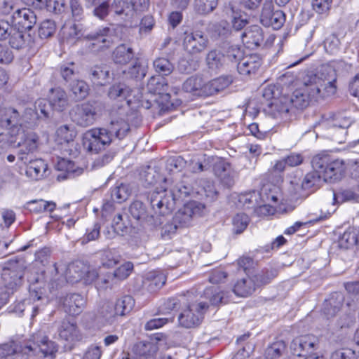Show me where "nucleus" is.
Instances as JSON below:
<instances>
[{"mask_svg": "<svg viewBox=\"0 0 359 359\" xmlns=\"http://www.w3.org/2000/svg\"><path fill=\"white\" fill-rule=\"evenodd\" d=\"M129 130L127 121L123 118H114L107 128H95L85 132L82 138L83 146L88 151L97 154L105 149L114 137L121 140Z\"/></svg>", "mask_w": 359, "mask_h": 359, "instance_id": "obj_2", "label": "nucleus"}, {"mask_svg": "<svg viewBox=\"0 0 359 359\" xmlns=\"http://www.w3.org/2000/svg\"><path fill=\"white\" fill-rule=\"evenodd\" d=\"M22 112V106L16 108L6 109L4 114L0 115V126L2 128L11 129V135H15V130L21 128L23 121L20 114Z\"/></svg>", "mask_w": 359, "mask_h": 359, "instance_id": "obj_13", "label": "nucleus"}, {"mask_svg": "<svg viewBox=\"0 0 359 359\" xmlns=\"http://www.w3.org/2000/svg\"><path fill=\"white\" fill-rule=\"evenodd\" d=\"M330 156L325 153L318 154L311 161L312 168L314 170L315 176L320 175L326 165L329 163Z\"/></svg>", "mask_w": 359, "mask_h": 359, "instance_id": "obj_45", "label": "nucleus"}, {"mask_svg": "<svg viewBox=\"0 0 359 359\" xmlns=\"http://www.w3.org/2000/svg\"><path fill=\"white\" fill-rule=\"evenodd\" d=\"M257 284L253 277L247 275L237 280L233 287V292L238 297H245L252 294L257 287Z\"/></svg>", "mask_w": 359, "mask_h": 359, "instance_id": "obj_24", "label": "nucleus"}, {"mask_svg": "<svg viewBox=\"0 0 359 359\" xmlns=\"http://www.w3.org/2000/svg\"><path fill=\"white\" fill-rule=\"evenodd\" d=\"M96 318L97 320H102L109 324L114 323L118 317L114 304L105 302L100 306L97 311Z\"/></svg>", "mask_w": 359, "mask_h": 359, "instance_id": "obj_30", "label": "nucleus"}, {"mask_svg": "<svg viewBox=\"0 0 359 359\" xmlns=\"http://www.w3.org/2000/svg\"><path fill=\"white\" fill-rule=\"evenodd\" d=\"M285 349V344L283 341H278L269 346L266 351V355L271 359L280 357Z\"/></svg>", "mask_w": 359, "mask_h": 359, "instance_id": "obj_64", "label": "nucleus"}, {"mask_svg": "<svg viewBox=\"0 0 359 359\" xmlns=\"http://www.w3.org/2000/svg\"><path fill=\"white\" fill-rule=\"evenodd\" d=\"M114 32L113 28L106 27L86 34L85 39L90 41L88 48L93 52L102 51L110 48L114 43Z\"/></svg>", "mask_w": 359, "mask_h": 359, "instance_id": "obj_6", "label": "nucleus"}, {"mask_svg": "<svg viewBox=\"0 0 359 359\" xmlns=\"http://www.w3.org/2000/svg\"><path fill=\"white\" fill-rule=\"evenodd\" d=\"M55 32V24L54 21L46 20L43 21L39 28V36L41 39H46L51 36Z\"/></svg>", "mask_w": 359, "mask_h": 359, "instance_id": "obj_61", "label": "nucleus"}, {"mask_svg": "<svg viewBox=\"0 0 359 359\" xmlns=\"http://www.w3.org/2000/svg\"><path fill=\"white\" fill-rule=\"evenodd\" d=\"M25 266L20 262H11L1 272L0 279V306H4L11 294L18 290L23 282Z\"/></svg>", "mask_w": 359, "mask_h": 359, "instance_id": "obj_3", "label": "nucleus"}, {"mask_svg": "<svg viewBox=\"0 0 359 359\" xmlns=\"http://www.w3.org/2000/svg\"><path fill=\"white\" fill-rule=\"evenodd\" d=\"M166 282V276L161 271H150L149 272L144 281V287L149 292H155L160 290Z\"/></svg>", "mask_w": 359, "mask_h": 359, "instance_id": "obj_25", "label": "nucleus"}, {"mask_svg": "<svg viewBox=\"0 0 359 359\" xmlns=\"http://www.w3.org/2000/svg\"><path fill=\"white\" fill-rule=\"evenodd\" d=\"M153 65L156 72L163 76L170 74L174 69L172 64L165 57L156 59Z\"/></svg>", "mask_w": 359, "mask_h": 359, "instance_id": "obj_51", "label": "nucleus"}, {"mask_svg": "<svg viewBox=\"0 0 359 359\" xmlns=\"http://www.w3.org/2000/svg\"><path fill=\"white\" fill-rule=\"evenodd\" d=\"M335 80L322 78L318 74H306L301 86L286 97L294 109L303 110L319 97L334 95Z\"/></svg>", "mask_w": 359, "mask_h": 359, "instance_id": "obj_1", "label": "nucleus"}, {"mask_svg": "<svg viewBox=\"0 0 359 359\" xmlns=\"http://www.w3.org/2000/svg\"><path fill=\"white\" fill-rule=\"evenodd\" d=\"M272 107L283 118L285 117L290 112L293 113L294 109L286 97H283L278 102L273 103Z\"/></svg>", "mask_w": 359, "mask_h": 359, "instance_id": "obj_58", "label": "nucleus"}, {"mask_svg": "<svg viewBox=\"0 0 359 359\" xmlns=\"http://www.w3.org/2000/svg\"><path fill=\"white\" fill-rule=\"evenodd\" d=\"M61 302L65 312L72 316L80 314L86 306L84 297L76 293L67 294Z\"/></svg>", "mask_w": 359, "mask_h": 359, "instance_id": "obj_17", "label": "nucleus"}, {"mask_svg": "<svg viewBox=\"0 0 359 359\" xmlns=\"http://www.w3.org/2000/svg\"><path fill=\"white\" fill-rule=\"evenodd\" d=\"M15 135L19 140L18 142V147H19L18 152V160L25 164L30 163L33 159V154L39 148V135L34 132H25L20 129H18Z\"/></svg>", "mask_w": 359, "mask_h": 359, "instance_id": "obj_5", "label": "nucleus"}, {"mask_svg": "<svg viewBox=\"0 0 359 359\" xmlns=\"http://www.w3.org/2000/svg\"><path fill=\"white\" fill-rule=\"evenodd\" d=\"M345 163L341 159L330 158L329 163L326 165L320 175L313 176V180H332L333 177L339 178L343 177L346 170Z\"/></svg>", "mask_w": 359, "mask_h": 359, "instance_id": "obj_19", "label": "nucleus"}, {"mask_svg": "<svg viewBox=\"0 0 359 359\" xmlns=\"http://www.w3.org/2000/svg\"><path fill=\"white\" fill-rule=\"evenodd\" d=\"M341 294L336 293L324 304L323 313L327 318L334 316L341 309L343 303Z\"/></svg>", "mask_w": 359, "mask_h": 359, "instance_id": "obj_34", "label": "nucleus"}, {"mask_svg": "<svg viewBox=\"0 0 359 359\" xmlns=\"http://www.w3.org/2000/svg\"><path fill=\"white\" fill-rule=\"evenodd\" d=\"M205 62L210 71L217 73L224 66L225 56L220 50L212 49L207 53Z\"/></svg>", "mask_w": 359, "mask_h": 359, "instance_id": "obj_27", "label": "nucleus"}, {"mask_svg": "<svg viewBox=\"0 0 359 359\" xmlns=\"http://www.w3.org/2000/svg\"><path fill=\"white\" fill-rule=\"evenodd\" d=\"M135 306V300L130 295H125L118 299L114 304V307L119 316L128 314Z\"/></svg>", "mask_w": 359, "mask_h": 359, "instance_id": "obj_39", "label": "nucleus"}, {"mask_svg": "<svg viewBox=\"0 0 359 359\" xmlns=\"http://www.w3.org/2000/svg\"><path fill=\"white\" fill-rule=\"evenodd\" d=\"M13 18L19 26L27 30H30L36 22V15L29 8L17 9Z\"/></svg>", "mask_w": 359, "mask_h": 359, "instance_id": "obj_23", "label": "nucleus"}, {"mask_svg": "<svg viewBox=\"0 0 359 359\" xmlns=\"http://www.w3.org/2000/svg\"><path fill=\"white\" fill-rule=\"evenodd\" d=\"M303 343H304V349L305 351L306 357L309 354L314 353L313 351L318 348V340L313 335H304L302 336Z\"/></svg>", "mask_w": 359, "mask_h": 359, "instance_id": "obj_62", "label": "nucleus"}, {"mask_svg": "<svg viewBox=\"0 0 359 359\" xmlns=\"http://www.w3.org/2000/svg\"><path fill=\"white\" fill-rule=\"evenodd\" d=\"M62 36L69 40L74 39H79L81 37L85 38L86 34H85V31H82V29L79 27V25L73 24V25H65L61 30Z\"/></svg>", "mask_w": 359, "mask_h": 359, "instance_id": "obj_48", "label": "nucleus"}, {"mask_svg": "<svg viewBox=\"0 0 359 359\" xmlns=\"http://www.w3.org/2000/svg\"><path fill=\"white\" fill-rule=\"evenodd\" d=\"M232 83V78L229 76H219L214 79L203 86L205 96L212 95L226 88Z\"/></svg>", "mask_w": 359, "mask_h": 359, "instance_id": "obj_26", "label": "nucleus"}, {"mask_svg": "<svg viewBox=\"0 0 359 359\" xmlns=\"http://www.w3.org/2000/svg\"><path fill=\"white\" fill-rule=\"evenodd\" d=\"M132 93V90L123 83H118L110 87L108 95L111 99L118 100L119 101L126 100V104L129 106L132 100L129 97Z\"/></svg>", "mask_w": 359, "mask_h": 359, "instance_id": "obj_31", "label": "nucleus"}, {"mask_svg": "<svg viewBox=\"0 0 359 359\" xmlns=\"http://www.w3.org/2000/svg\"><path fill=\"white\" fill-rule=\"evenodd\" d=\"M90 79L97 84L103 86L107 83L109 79V70L108 67L104 66H95L89 71Z\"/></svg>", "mask_w": 359, "mask_h": 359, "instance_id": "obj_36", "label": "nucleus"}, {"mask_svg": "<svg viewBox=\"0 0 359 359\" xmlns=\"http://www.w3.org/2000/svg\"><path fill=\"white\" fill-rule=\"evenodd\" d=\"M8 39L9 44L12 48L20 49L25 44V34L20 29L13 27L10 30Z\"/></svg>", "mask_w": 359, "mask_h": 359, "instance_id": "obj_47", "label": "nucleus"}, {"mask_svg": "<svg viewBox=\"0 0 359 359\" xmlns=\"http://www.w3.org/2000/svg\"><path fill=\"white\" fill-rule=\"evenodd\" d=\"M111 9L117 15L125 14L126 16L131 17L137 12L132 7V4L130 5L126 0H114Z\"/></svg>", "mask_w": 359, "mask_h": 359, "instance_id": "obj_52", "label": "nucleus"}, {"mask_svg": "<svg viewBox=\"0 0 359 359\" xmlns=\"http://www.w3.org/2000/svg\"><path fill=\"white\" fill-rule=\"evenodd\" d=\"M130 213L131 216L139 221H147L149 215L147 212L144 205L139 201L133 202L130 206Z\"/></svg>", "mask_w": 359, "mask_h": 359, "instance_id": "obj_49", "label": "nucleus"}, {"mask_svg": "<svg viewBox=\"0 0 359 359\" xmlns=\"http://www.w3.org/2000/svg\"><path fill=\"white\" fill-rule=\"evenodd\" d=\"M134 350L139 356L149 359L156 355L158 351V346L152 342L140 341L135 344Z\"/></svg>", "mask_w": 359, "mask_h": 359, "instance_id": "obj_38", "label": "nucleus"}, {"mask_svg": "<svg viewBox=\"0 0 359 359\" xmlns=\"http://www.w3.org/2000/svg\"><path fill=\"white\" fill-rule=\"evenodd\" d=\"M69 90L72 93L75 99L80 100L86 98L89 92L88 85L83 81L76 79L69 83Z\"/></svg>", "mask_w": 359, "mask_h": 359, "instance_id": "obj_40", "label": "nucleus"}, {"mask_svg": "<svg viewBox=\"0 0 359 359\" xmlns=\"http://www.w3.org/2000/svg\"><path fill=\"white\" fill-rule=\"evenodd\" d=\"M0 359H30L25 344L16 342L0 345Z\"/></svg>", "mask_w": 359, "mask_h": 359, "instance_id": "obj_18", "label": "nucleus"}, {"mask_svg": "<svg viewBox=\"0 0 359 359\" xmlns=\"http://www.w3.org/2000/svg\"><path fill=\"white\" fill-rule=\"evenodd\" d=\"M205 83L202 77L199 76H191L188 78L183 83L182 89L187 93H192L198 96H205L203 95V86Z\"/></svg>", "mask_w": 359, "mask_h": 359, "instance_id": "obj_32", "label": "nucleus"}, {"mask_svg": "<svg viewBox=\"0 0 359 359\" xmlns=\"http://www.w3.org/2000/svg\"><path fill=\"white\" fill-rule=\"evenodd\" d=\"M151 205L155 212L159 215H165L172 211L175 206V202L171 195L167 190L153 193L151 198Z\"/></svg>", "mask_w": 359, "mask_h": 359, "instance_id": "obj_14", "label": "nucleus"}, {"mask_svg": "<svg viewBox=\"0 0 359 359\" xmlns=\"http://www.w3.org/2000/svg\"><path fill=\"white\" fill-rule=\"evenodd\" d=\"M241 39L246 48L255 49L264 44V32L259 25H252L245 29L241 34Z\"/></svg>", "mask_w": 359, "mask_h": 359, "instance_id": "obj_16", "label": "nucleus"}, {"mask_svg": "<svg viewBox=\"0 0 359 359\" xmlns=\"http://www.w3.org/2000/svg\"><path fill=\"white\" fill-rule=\"evenodd\" d=\"M208 42L207 36L201 31L184 32L183 46L189 54L196 55L202 53L208 47Z\"/></svg>", "mask_w": 359, "mask_h": 359, "instance_id": "obj_11", "label": "nucleus"}, {"mask_svg": "<svg viewBox=\"0 0 359 359\" xmlns=\"http://www.w3.org/2000/svg\"><path fill=\"white\" fill-rule=\"evenodd\" d=\"M139 175L140 178L142 180H168V176L165 174L160 173L158 168L151 167L150 165L142 168Z\"/></svg>", "mask_w": 359, "mask_h": 359, "instance_id": "obj_50", "label": "nucleus"}, {"mask_svg": "<svg viewBox=\"0 0 359 359\" xmlns=\"http://www.w3.org/2000/svg\"><path fill=\"white\" fill-rule=\"evenodd\" d=\"M206 302H199L189 305L178 316L179 324L185 328L198 326L202 320L203 313L208 309Z\"/></svg>", "mask_w": 359, "mask_h": 359, "instance_id": "obj_7", "label": "nucleus"}, {"mask_svg": "<svg viewBox=\"0 0 359 359\" xmlns=\"http://www.w3.org/2000/svg\"><path fill=\"white\" fill-rule=\"evenodd\" d=\"M57 137L65 143L72 142L76 136V132L74 127L67 125L60 126L56 130Z\"/></svg>", "mask_w": 359, "mask_h": 359, "instance_id": "obj_56", "label": "nucleus"}, {"mask_svg": "<svg viewBox=\"0 0 359 359\" xmlns=\"http://www.w3.org/2000/svg\"><path fill=\"white\" fill-rule=\"evenodd\" d=\"M351 121L348 118H343L339 123L334 124L330 128V135L333 141L342 144L346 141L347 128L351 126Z\"/></svg>", "mask_w": 359, "mask_h": 359, "instance_id": "obj_28", "label": "nucleus"}, {"mask_svg": "<svg viewBox=\"0 0 359 359\" xmlns=\"http://www.w3.org/2000/svg\"><path fill=\"white\" fill-rule=\"evenodd\" d=\"M218 0H194V8L200 15H206L212 12L217 6Z\"/></svg>", "mask_w": 359, "mask_h": 359, "instance_id": "obj_44", "label": "nucleus"}, {"mask_svg": "<svg viewBox=\"0 0 359 359\" xmlns=\"http://www.w3.org/2000/svg\"><path fill=\"white\" fill-rule=\"evenodd\" d=\"M132 188L128 182H121L116 184L115 187L111 189V196L114 201L118 203L126 201L131 194Z\"/></svg>", "mask_w": 359, "mask_h": 359, "instance_id": "obj_41", "label": "nucleus"}, {"mask_svg": "<svg viewBox=\"0 0 359 359\" xmlns=\"http://www.w3.org/2000/svg\"><path fill=\"white\" fill-rule=\"evenodd\" d=\"M260 22L265 27L279 29L285 22V15L283 11L275 8L271 1H265L260 15Z\"/></svg>", "mask_w": 359, "mask_h": 359, "instance_id": "obj_10", "label": "nucleus"}, {"mask_svg": "<svg viewBox=\"0 0 359 359\" xmlns=\"http://www.w3.org/2000/svg\"><path fill=\"white\" fill-rule=\"evenodd\" d=\"M100 234V224L95 222L91 226L87 228L85 235L81 239L82 245H85L90 241L97 240Z\"/></svg>", "mask_w": 359, "mask_h": 359, "instance_id": "obj_60", "label": "nucleus"}, {"mask_svg": "<svg viewBox=\"0 0 359 359\" xmlns=\"http://www.w3.org/2000/svg\"><path fill=\"white\" fill-rule=\"evenodd\" d=\"M134 55L133 50L130 46L120 44L114 50L112 60L116 64L124 65L133 59Z\"/></svg>", "mask_w": 359, "mask_h": 359, "instance_id": "obj_29", "label": "nucleus"}, {"mask_svg": "<svg viewBox=\"0 0 359 359\" xmlns=\"http://www.w3.org/2000/svg\"><path fill=\"white\" fill-rule=\"evenodd\" d=\"M76 74V67L74 62H68L60 66V75L66 83H71Z\"/></svg>", "mask_w": 359, "mask_h": 359, "instance_id": "obj_57", "label": "nucleus"}, {"mask_svg": "<svg viewBox=\"0 0 359 359\" xmlns=\"http://www.w3.org/2000/svg\"><path fill=\"white\" fill-rule=\"evenodd\" d=\"M60 337L65 341L73 342L79 338L76 325L68 320H63L59 328Z\"/></svg>", "mask_w": 359, "mask_h": 359, "instance_id": "obj_35", "label": "nucleus"}, {"mask_svg": "<svg viewBox=\"0 0 359 359\" xmlns=\"http://www.w3.org/2000/svg\"><path fill=\"white\" fill-rule=\"evenodd\" d=\"M187 162L182 156L170 157L165 165V171L170 175L180 172L185 166Z\"/></svg>", "mask_w": 359, "mask_h": 359, "instance_id": "obj_46", "label": "nucleus"}, {"mask_svg": "<svg viewBox=\"0 0 359 359\" xmlns=\"http://www.w3.org/2000/svg\"><path fill=\"white\" fill-rule=\"evenodd\" d=\"M25 4L36 9H46L53 13H58L63 11L64 0H22Z\"/></svg>", "mask_w": 359, "mask_h": 359, "instance_id": "obj_21", "label": "nucleus"}, {"mask_svg": "<svg viewBox=\"0 0 359 359\" xmlns=\"http://www.w3.org/2000/svg\"><path fill=\"white\" fill-rule=\"evenodd\" d=\"M340 200V203L346 201L359 202V184L351 188L342 189L337 194L333 193L334 203Z\"/></svg>", "mask_w": 359, "mask_h": 359, "instance_id": "obj_33", "label": "nucleus"}, {"mask_svg": "<svg viewBox=\"0 0 359 359\" xmlns=\"http://www.w3.org/2000/svg\"><path fill=\"white\" fill-rule=\"evenodd\" d=\"M97 116L95 107L90 102H85L74 106L70 111L72 121L81 127L93 125Z\"/></svg>", "mask_w": 359, "mask_h": 359, "instance_id": "obj_8", "label": "nucleus"}, {"mask_svg": "<svg viewBox=\"0 0 359 359\" xmlns=\"http://www.w3.org/2000/svg\"><path fill=\"white\" fill-rule=\"evenodd\" d=\"M340 41L337 35L330 34L324 41V47L328 53L334 55L339 50Z\"/></svg>", "mask_w": 359, "mask_h": 359, "instance_id": "obj_63", "label": "nucleus"}, {"mask_svg": "<svg viewBox=\"0 0 359 359\" xmlns=\"http://www.w3.org/2000/svg\"><path fill=\"white\" fill-rule=\"evenodd\" d=\"M123 73L128 77L141 79L146 75L147 66L136 59L131 66L123 71Z\"/></svg>", "mask_w": 359, "mask_h": 359, "instance_id": "obj_43", "label": "nucleus"}, {"mask_svg": "<svg viewBox=\"0 0 359 359\" xmlns=\"http://www.w3.org/2000/svg\"><path fill=\"white\" fill-rule=\"evenodd\" d=\"M58 348V345L50 340L41 331L33 334L29 341L25 344V350L28 353L30 359H34V356L43 359H55Z\"/></svg>", "mask_w": 359, "mask_h": 359, "instance_id": "obj_4", "label": "nucleus"}, {"mask_svg": "<svg viewBox=\"0 0 359 359\" xmlns=\"http://www.w3.org/2000/svg\"><path fill=\"white\" fill-rule=\"evenodd\" d=\"M339 245L346 249L359 245V229L352 227L346 231L340 238Z\"/></svg>", "mask_w": 359, "mask_h": 359, "instance_id": "obj_37", "label": "nucleus"}, {"mask_svg": "<svg viewBox=\"0 0 359 359\" xmlns=\"http://www.w3.org/2000/svg\"><path fill=\"white\" fill-rule=\"evenodd\" d=\"M260 196L264 201L276 204L280 198L278 188L271 183L264 184L260 191Z\"/></svg>", "mask_w": 359, "mask_h": 359, "instance_id": "obj_42", "label": "nucleus"}, {"mask_svg": "<svg viewBox=\"0 0 359 359\" xmlns=\"http://www.w3.org/2000/svg\"><path fill=\"white\" fill-rule=\"evenodd\" d=\"M29 295L30 297L29 299L18 302L15 305L13 309L15 313L20 315L22 314L24 311H27L32 312V317L36 315L39 305H33L31 304V301H40L47 298L43 295L42 289H38L37 286L34 284L29 287Z\"/></svg>", "mask_w": 359, "mask_h": 359, "instance_id": "obj_12", "label": "nucleus"}, {"mask_svg": "<svg viewBox=\"0 0 359 359\" xmlns=\"http://www.w3.org/2000/svg\"><path fill=\"white\" fill-rule=\"evenodd\" d=\"M277 276V271L273 269H264L254 276L257 286L269 283Z\"/></svg>", "mask_w": 359, "mask_h": 359, "instance_id": "obj_54", "label": "nucleus"}, {"mask_svg": "<svg viewBox=\"0 0 359 359\" xmlns=\"http://www.w3.org/2000/svg\"><path fill=\"white\" fill-rule=\"evenodd\" d=\"M53 161L55 162V169L61 172L57 180L75 178L80 176L83 172V168L76 166L72 161L65 158L57 156Z\"/></svg>", "mask_w": 359, "mask_h": 359, "instance_id": "obj_15", "label": "nucleus"}, {"mask_svg": "<svg viewBox=\"0 0 359 359\" xmlns=\"http://www.w3.org/2000/svg\"><path fill=\"white\" fill-rule=\"evenodd\" d=\"M48 100L52 108L57 111H64L69 105V99L66 91L57 87L51 88L48 95Z\"/></svg>", "mask_w": 359, "mask_h": 359, "instance_id": "obj_22", "label": "nucleus"}, {"mask_svg": "<svg viewBox=\"0 0 359 359\" xmlns=\"http://www.w3.org/2000/svg\"><path fill=\"white\" fill-rule=\"evenodd\" d=\"M262 65V58L257 54L244 57L238 64L237 69L240 74L250 76L255 74Z\"/></svg>", "mask_w": 359, "mask_h": 359, "instance_id": "obj_20", "label": "nucleus"}, {"mask_svg": "<svg viewBox=\"0 0 359 359\" xmlns=\"http://www.w3.org/2000/svg\"><path fill=\"white\" fill-rule=\"evenodd\" d=\"M205 209L204 205L199 202L192 201L184 205L173 217V221L180 228L191 225L194 218L202 215Z\"/></svg>", "mask_w": 359, "mask_h": 359, "instance_id": "obj_9", "label": "nucleus"}, {"mask_svg": "<svg viewBox=\"0 0 359 359\" xmlns=\"http://www.w3.org/2000/svg\"><path fill=\"white\" fill-rule=\"evenodd\" d=\"M167 84L165 83L163 78L160 76H151L147 83V90L149 93L153 94H161L165 90V87Z\"/></svg>", "mask_w": 359, "mask_h": 359, "instance_id": "obj_53", "label": "nucleus"}, {"mask_svg": "<svg viewBox=\"0 0 359 359\" xmlns=\"http://www.w3.org/2000/svg\"><path fill=\"white\" fill-rule=\"evenodd\" d=\"M232 13L231 23L233 27L236 30L243 29L248 23V16L243 12L234 11L233 8H231Z\"/></svg>", "mask_w": 359, "mask_h": 359, "instance_id": "obj_59", "label": "nucleus"}, {"mask_svg": "<svg viewBox=\"0 0 359 359\" xmlns=\"http://www.w3.org/2000/svg\"><path fill=\"white\" fill-rule=\"evenodd\" d=\"M249 217L246 214H237L233 218V232L236 234L241 233L248 226Z\"/></svg>", "mask_w": 359, "mask_h": 359, "instance_id": "obj_55", "label": "nucleus"}]
</instances>
